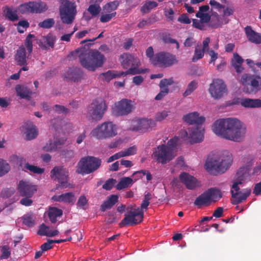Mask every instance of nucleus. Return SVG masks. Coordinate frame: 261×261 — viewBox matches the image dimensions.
Returning a JSON list of instances; mask_svg holds the SVG:
<instances>
[{
  "label": "nucleus",
  "instance_id": "nucleus-1",
  "mask_svg": "<svg viewBox=\"0 0 261 261\" xmlns=\"http://www.w3.org/2000/svg\"><path fill=\"white\" fill-rule=\"evenodd\" d=\"M213 132L226 140L240 142L246 134V128L236 118H227L217 120L212 126Z\"/></svg>",
  "mask_w": 261,
  "mask_h": 261
},
{
  "label": "nucleus",
  "instance_id": "nucleus-2",
  "mask_svg": "<svg viewBox=\"0 0 261 261\" xmlns=\"http://www.w3.org/2000/svg\"><path fill=\"white\" fill-rule=\"evenodd\" d=\"M90 43L86 44L84 47L70 52L68 58L72 60L78 57L80 63L84 68L94 71L97 68L103 66L106 59L105 56L98 50L90 49Z\"/></svg>",
  "mask_w": 261,
  "mask_h": 261
},
{
  "label": "nucleus",
  "instance_id": "nucleus-3",
  "mask_svg": "<svg viewBox=\"0 0 261 261\" xmlns=\"http://www.w3.org/2000/svg\"><path fill=\"white\" fill-rule=\"evenodd\" d=\"M151 197V193L147 192L145 194L141 207L135 205L128 206L126 209L127 213L125 214L124 218L120 223V226L122 227L129 225H134L141 223L143 221L144 210L148 208Z\"/></svg>",
  "mask_w": 261,
  "mask_h": 261
},
{
  "label": "nucleus",
  "instance_id": "nucleus-4",
  "mask_svg": "<svg viewBox=\"0 0 261 261\" xmlns=\"http://www.w3.org/2000/svg\"><path fill=\"white\" fill-rule=\"evenodd\" d=\"M232 159L231 155L208 159L205 163L207 170L211 174L218 175L223 173L230 166Z\"/></svg>",
  "mask_w": 261,
  "mask_h": 261
},
{
  "label": "nucleus",
  "instance_id": "nucleus-5",
  "mask_svg": "<svg viewBox=\"0 0 261 261\" xmlns=\"http://www.w3.org/2000/svg\"><path fill=\"white\" fill-rule=\"evenodd\" d=\"M119 61L123 68L127 69L124 72V75L128 74L135 75L137 74L144 73L147 69H139L140 62L139 58L134 57L129 53H123L120 55Z\"/></svg>",
  "mask_w": 261,
  "mask_h": 261
},
{
  "label": "nucleus",
  "instance_id": "nucleus-6",
  "mask_svg": "<svg viewBox=\"0 0 261 261\" xmlns=\"http://www.w3.org/2000/svg\"><path fill=\"white\" fill-rule=\"evenodd\" d=\"M60 4L59 12L62 22L67 24H71L77 13L75 3L68 0H60Z\"/></svg>",
  "mask_w": 261,
  "mask_h": 261
},
{
  "label": "nucleus",
  "instance_id": "nucleus-7",
  "mask_svg": "<svg viewBox=\"0 0 261 261\" xmlns=\"http://www.w3.org/2000/svg\"><path fill=\"white\" fill-rule=\"evenodd\" d=\"M244 86L243 91L248 94H255L261 90V77L258 75L244 73L241 79Z\"/></svg>",
  "mask_w": 261,
  "mask_h": 261
},
{
  "label": "nucleus",
  "instance_id": "nucleus-8",
  "mask_svg": "<svg viewBox=\"0 0 261 261\" xmlns=\"http://www.w3.org/2000/svg\"><path fill=\"white\" fill-rule=\"evenodd\" d=\"M101 163L100 159L93 156L83 158L77 164L76 172L82 175L90 174L97 170Z\"/></svg>",
  "mask_w": 261,
  "mask_h": 261
},
{
  "label": "nucleus",
  "instance_id": "nucleus-9",
  "mask_svg": "<svg viewBox=\"0 0 261 261\" xmlns=\"http://www.w3.org/2000/svg\"><path fill=\"white\" fill-rule=\"evenodd\" d=\"M117 127L112 122H106L98 125L91 132L92 137L98 139L112 138L117 134Z\"/></svg>",
  "mask_w": 261,
  "mask_h": 261
},
{
  "label": "nucleus",
  "instance_id": "nucleus-10",
  "mask_svg": "<svg viewBox=\"0 0 261 261\" xmlns=\"http://www.w3.org/2000/svg\"><path fill=\"white\" fill-rule=\"evenodd\" d=\"M165 144H161L153 149L152 159L157 163L166 164L172 161L175 156L174 151L168 148Z\"/></svg>",
  "mask_w": 261,
  "mask_h": 261
},
{
  "label": "nucleus",
  "instance_id": "nucleus-11",
  "mask_svg": "<svg viewBox=\"0 0 261 261\" xmlns=\"http://www.w3.org/2000/svg\"><path fill=\"white\" fill-rule=\"evenodd\" d=\"M107 110L106 101L101 98L95 99L88 107L87 117L94 121L102 119Z\"/></svg>",
  "mask_w": 261,
  "mask_h": 261
},
{
  "label": "nucleus",
  "instance_id": "nucleus-12",
  "mask_svg": "<svg viewBox=\"0 0 261 261\" xmlns=\"http://www.w3.org/2000/svg\"><path fill=\"white\" fill-rule=\"evenodd\" d=\"M48 7L42 2H29L21 4L17 8V11L21 14L41 13L46 11Z\"/></svg>",
  "mask_w": 261,
  "mask_h": 261
},
{
  "label": "nucleus",
  "instance_id": "nucleus-13",
  "mask_svg": "<svg viewBox=\"0 0 261 261\" xmlns=\"http://www.w3.org/2000/svg\"><path fill=\"white\" fill-rule=\"evenodd\" d=\"M177 62L175 55L169 53L160 52L155 55L152 64L161 67H168Z\"/></svg>",
  "mask_w": 261,
  "mask_h": 261
},
{
  "label": "nucleus",
  "instance_id": "nucleus-14",
  "mask_svg": "<svg viewBox=\"0 0 261 261\" xmlns=\"http://www.w3.org/2000/svg\"><path fill=\"white\" fill-rule=\"evenodd\" d=\"M50 177L57 180L62 188L68 187V172L62 167H55L50 171Z\"/></svg>",
  "mask_w": 261,
  "mask_h": 261
},
{
  "label": "nucleus",
  "instance_id": "nucleus-15",
  "mask_svg": "<svg viewBox=\"0 0 261 261\" xmlns=\"http://www.w3.org/2000/svg\"><path fill=\"white\" fill-rule=\"evenodd\" d=\"M132 101L127 99H122L115 103L113 108V114L117 116H124L129 114L133 109Z\"/></svg>",
  "mask_w": 261,
  "mask_h": 261
},
{
  "label": "nucleus",
  "instance_id": "nucleus-16",
  "mask_svg": "<svg viewBox=\"0 0 261 261\" xmlns=\"http://www.w3.org/2000/svg\"><path fill=\"white\" fill-rule=\"evenodd\" d=\"M209 92L215 99H219L227 92L226 86L222 80L215 79L210 85Z\"/></svg>",
  "mask_w": 261,
  "mask_h": 261
},
{
  "label": "nucleus",
  "instance_id": "nucleus-17",
  "mask_svg": "<svg viewBox=\"0 0 261 261\" xmlns=\"http://www.w3.org/2000/svg\"><path fill=\"white\" fill-rule=\"evenodd\" d=\"M17 189L20 196L22 197H32L37 191L36 186L32 185L29 181L23 180L19 181Z\"/></svg>",
  "mask_w": 261,
  "mask_h": 261
},
{
  "label": "nucleus",
  "instance_id": "nucleus-18",
  "mask_svg": "<svg viewBox=\"0 0 261 261\" xmlns=\"http://www.w3.org/2000/svg\"><path fill=\"white\" fill-rule=\"evenodd\" d=\"M189 132L190 142L191 144L200 142L203 138L204 129L201 125H197L196 126L188 128Z\"/></svg>",
  "mask_w": 261,
  "mask_h": 261
},
{
  "label": "nucleus",
  "instance_id": "nucleus-19",
  "mask_svg": "<svg viewBox=\"0 0 261 261\" xmlns=\"http://www.w3.org/2000/svg\"><path fill=\"white\" fill-rule=\"evenodd\" d=\"M56 41V37L52 33H48L46 36H41L38 40V44L42 49L47 50L49 47H54Z\"/></svg>",
  "mask_w": 261,
  "mask_h": 261
},
{
  "label": "nucleus",
  "instance_id": "nucleus-20",
  "mask_svg": "<svg viewBox=\"0 0 261 261\" xmlns=\"http://www.w3.org/2000/svg\"><path fill=\"white\" fill-rule=\"evenodd\" d=\"M173 83V81L172 78L168 79H164L161 80L159 84L161 90L154 99L156 100H160L163 99L169 92L168 86L171 85Z\"/></svg>",
  "mask_w": 261,
  "mask_h": 261
},
{
  "label": "nucleus",
  "instance_id": "nucleus-21",
  "mask_svg": "<svg viewBox=\"0 0 261 261\" xmlns=\"http://www.w3.org/2000/svg\"><path fill=\"white\" fill-rule=\"evenodd\" d=\"M179 179L188 189L193 190L199 186L196 178L186 172L181 173Z\"/></svg>",
  "mask_w": 261,
  "mask_h": 261
},
{
  "label": "nucleus",
  "instance_id": "nucleus-22",
  "mask_svg": "<svg viewBox=\"0 0 261 261\" xmlns=\"http://www.w3.org/2000/svg\"><path fill=\"white\" fill-rule=\"evenodd\" d=\"M231 197L233 198L232 204L236 205L238 204L243 201H245L251 193L250 189H245L240 192H234L233 190H231Z\"/></svg>",
  "mask_w": 261,
  "mask_h": 261
},
{
  "label": "nucleus",
  "instance_id": "nucleus-23",
  "mask_svg": "<svg viewBox=\"0 0 261 261\" xmlns=\"http://www.w3.org/2000/svg\"><path fill=\"white\" fill-rule=\"evenodd\" d=\"M183 120L189 124L201 125L204 122L205 118L202 116H199V114L194 112L184 116Z\"/></svg>",
  "mask_w": 261,
  "mask_h": 261
},
{
  "label": "nucleus",
  "instance_id": "nucleus-24",
  "mask_svg": "<svg viewBox=\"0 0 261 261\" xmlns=\"http://www.w3.org/2000/svg\"><path fill=\"white\" fill-rule=\"evenodd\" d=\"M245 32L248 40L255 44L261 43V34L253 31L250 26L245 28Z\"/></svg>",
  "mask_w": 261,
  "mask_h": 261
},
{
  "label": "nucleus",
  "instance_id": "nucleus-25",
  "mask_svg": "<svg viewBox=\"0 0 261 261\" xmlns=\"http://www.w3.org/2000/svg\"><path fill=\"white\" fill-rule=\"evenodd\" d=\"M205 192L211 203L219 201L222 197L221 191L216 187L209 188Z\"/></svg>",
  "mask_w": 261,
  "mask_h": 261
},
{
  "label": "nucleus",
  "instance_id": "nucleus-26",
  "mask_svg": "<svg viewBox=\"0 0 261 261\" xmlns=\"http://www.w3.org/2000/svg\"><path fill=\"white\" fill-rule=\"evenodd\" d=\"M211 204L209 197H208L205 191L199 195L194 202V205L197 206L198 208H200L203 206H210Z\"/></svg>",
  "mask_w": 261,
  "mask_h": 261
},
{
  "label": "nucleus",
  "instance_id": "nucleus-27",
  "mask_svg": "<svg viewBox=\"0 0 261 261\" xmlns=\"http://www.w3.org/2000/svg\"><path fill=\"white\" fill-rule=\"evenodd\" d=\"M83 71L78 68H73L69 69L67 72L66 77L69 80L74 82L80 81L83 77Z\"/></svg>",
  "mask_w": 261,
  "mask_h": 261
},
{
  "label": "nucleus",
  "instance_id": "nucleus-28",
  "mask_svg": "<svg viewBox=\"0 0 261 261\" xmlns=\"http://www.w3.org/2000/svg\"><path fill=\"white\" fill-rule=\"evenodd\" d=\"M155 125V123L154 120L144 118L138 121L137 126L134 128V129L143 131L154 127Z\"/></svg>",
  "mask_w": 261,
  "mask_h": 261
},
{
  "label": "nucleus",
  "instance_id": "nucleus-29",
  "mask_svg": "<svg viewBox=\"0 0 261 261\" xmlns=\"http://www.w3.org/2000/svg\"><path fill=\"white\" fill-rule=\"evenodd\" d=\"M53 199L58 202H63L68 203H74L75 201L74 194L72 192L62 194L58 196H54Z\"/></svg>",
  "mask_w": 261,
  "mask_h": 261
},
{
  "label": "nucleus",
  "instance_id": "nucleus-30",
  "mask_svg": "<svg viewBox=\"0 0 261 261\" xmlns=\"http://www.w3.org/2000/svg\"><path fill=\"white\" fill-rule=\"evenodd\" d=\"M241 105L245 108H260L261 99L243 98L241 100Z\"/></svg>",
  "mask_w": 261,
  "mask_h": 261
},
{
  "label": "nucleus",
  "instance_id": "nucleus-31",
  "mask_svg": "<svg viewBox=\"0 0 261 261\" xmlns=\"http://www.w3.org/2000/svg\"><path fill=\"white\" fill-rule=\"evenodd\" d=\"M26 58L25 48L23 46H21L17 50L15 56V61L18 65H24L27 64Z\"/></svg>",
  "mask_w": 261,
  "mask_h": 261
},
{
  "label": "nucleus",
  "instance_id": "nucleus-32",
  "mask_svg": "<svg viewBox=\"0 0 261 261\" xmlns=\"http://www.w3.org/2000/svg\"><path fill=\"white\" fill-rule=\"evenodd\" d=\"M47 215L50 221L52 223H55L57 221V218L63 215V211L61 209L55 207H50L47 212Z\"/></svg>",
  "mask_w": 261,
  "mask_h": 261
},
{
  "label": "nucleus",
  "instance_id": "nucleus-33",
  "mask_svg": "<svg viewBox=\"0 0 261 261\" xmlns=\"http://www.w3.org/2000/svg\"><path fill=\"white\" fill-rule=\"evenodd\" d=\"M223 12L222 17L223 19L222 21H219L216 24L212 23V26L214 27H220L223 24H226L229 22V19L227 18V16H230L233 14L234 12V9L231 7H225L223 9Z\"/></svg>",
  "mask_w": 261,
  "mask_h": 261
},
{
  "label": "nucleus",
  "instance_id": "nucleus-34",
  "mask_svg": "<svg viewBox=\"0 0 261 261\" xmlns=\"http://www.w3.org/2000/svg\"><path fill=\"white\" fill-rule=\"evenodd\" d=\"M118 196L116 195H112L108 198V199L100 206V210L102 212H105L107 210L111 208L117 202Z\"/></svg>",
  "mask_w": 261,
  "mask_h": 261
},
{
  "label": "nucleus",
  "instance_id": "nucleus-35",
  "mask_svg": "<svg viewBox=\"0 0 261 261\" xmlns=\"http://www.w3.org/2000/svg\"><path fill=\"white\" fill-rule=\"evenodd\" d=\"M17 94L21 98L29 99L31 98V91L27 87L17 85L15 88Z\"/></svg>",
  "mask_w": 261,
  "mask_h": 261
},
{
  "label": "nucleus",
  "instance_id": "nucleus-36",
  "mask_svg": "<svg viewBox=\"0 0 261 261\" xmlns=\"http://www.w3.org/2000/svg\"><path fill=\"white\" fill-rule=\"evenodd\" d=\"M134 182L133 178L129 177H124L120 179L116 185V188L118 190L127 188L130 187Z\"/></svg>",
  "mask_w": 261,
  "mask_h": 261
},
{
  "label": "nucleus",
  "instance_id": "nucleus-37",
  "mask_svg": "<svg viewBox=\"0 0 261 261\" xmlns=\"http://www.w3.org/2000/svg\"><path fill=\"white\" fill-rule=\"evenodd\" d=\"M106 81L109 82L111 80L116 77H119L121 76H125L123 71H117L115 70H109L106 72L102 73L101 74Z\"/></svg>",
  "mask_w": 261,
  "mask_h": 261
},
{
  "label": "nucleus",
  "instance_id": "nucleus-38",
  "mask_svg": "<svg viewBox=\"0 0 261 261\" xmlns=\"http://www.w3.org/2000/svg\"><path fill=\"white\" fill-rule=\"evenodd\" d=\"M27 125H28V126L25 128L27 129L25 132L26 139L28 140H31L35 139L38 135V132L36 129L31 122H28Z\"/></svg>",
  "mask_w": 261,
  "mask_h": 261
},
{
  "label": "nucleus",
  "instance_id": "nucleus-39",
  "mask_svg": "<svg viewBox=\"0 0 261 261\" xmlns=\"http://www.w3.org/2000/svg\"><path fill=\"white\" fill-rule=\"evenodd\" d=\"M158 21L157 17L155 15L151 14L149 17H148L146 19H143L142 21H140L137 24V27L139 28L143 29L146 25H150Z\"/></svg>",
  "mask_w": 261,
  "mask_h": 261
},
{
  "label": "nucleus",
  "instance_id": "nucleus-40",
  "mask_svg": "<svg viewBox=\"0 0 261 261\" xmlns=\"http://www.w3.org/2000/svg\"><path fill=\"white\" fill-rule=\"evenodd\" d=\"M158 6V3L154 1L146 2L141 7V12L144 14L149 13L152 9Z\"/></svg>",
  "mask_w": 261,
  "mask_h": 261
},
{
  "label": "nucleus",
  "instance_id": "nucleus-41",
  "mask_svg": "<svg viewBox=\"0 0 261 261\" xmlns=\"http://www.w3.org/2000/svg\"><path fill=\"white\" fill-rule=\"evenodd\" d=\"M87 11L92 17L98 15L101 11V8L98 4L90 3Z\"/></svg>",
  "mask_w": 261,
  "mask_h": 261
},
{
  "label": "nucleus",
  "instance_id": "nucleus-42",
  "mask_svg": "<svg viewBox=\"0 0 261 261\" xmlns=\"http://www.w3.org/2000/svg\"><path fill=\"white\" fill-rule=\"evenodd\" d=\"M6 17L8 18L10 20L15 21L18 20V17L16 11H13L12 10L8 7H6L4 9Z\"/></svg>",
  "mask_w": 261,
  "mask_h": 261
},
{
  "label": "nucleus",
  "instance_id": "nucleus-43",
  "mask_svg": "<svg viewBox=\"0 0 261 261\" xmlns=\"http://www.w3.org/2000/svg\"><path fill=\"white\" fill-rule=\"evenodd\" d=\"M198 83L196 81H191L188 85L187 88L183 93L184 97H187L190 95L197 88Z\"/></svg>",
  "mask_w": 261,
  "mask_h": 261
},
{
  "label": "nucleus",
  "instance_id": "nucleus-44",
  "mask_svg": "<svg viewBox=\"0 0 261 261\" xmlns=\"http://www.w3.org/2000/svg\"><path fill=\"white\" fill-rule=\"evenodd\" d=\"M55 23L54 18H47L38 23V26L43 29H50Z\"/></svg>",
  "mask_w": 261,
  "mask_h": 261
},
{
  "label": "nucleus",
  "instance_id": "nucleus-45",
  "mask_svg": "<svg viewBox=\"0 0 261 261\" xmlns=\"http://www.w3.org/2000/svg\"><path fill=\"white\" fill-rule=\"evenodd\" d=\"M23 223L28 226L33 227L35 224V218L32 214H27L23 217Z\"/></svg>",
  "mask_w": 261,
  "mask_h": 261
},
{
  "label": "nucleus",
  "instance_id": "nucleus-46",
  "mask_svg": "<svg viewBox=\"0 0 261 261\" xmlns=\"http://www.w3.org/2000/svg\"><path fill=\"white\" fill-rule=\"evenodd\" d=\"M10 169V167L7 162L0 159V177L7 173Z\"/></svg>",
  "mask_w": 261,
  "mask_h": 261
},
{
  "label": "nucleus",
  "instance_id": "nucleus-47",
  "mask_svg": "<svg viewBox=\"0 0 261 261\" xmlns=\"http://www.w3.org/2000/svg\"><path fill=\"white\" fill-rule=\"evenodd\" d=\"M119 2L117 1H114L107 3L103 7V10L107 12H111L116 10L119 6Z\"/></svg>",
  "mask_w": 261,
  "mask_h": 261
},
{
  "label": "nucleus",
  "instance_id": "nucleus-48",
  "mask_svg": "<svg viewBox=\"0 0 261 261\" xmlns=\"http://www.w3.org/2000/svg\"><path fill=\"white\" fill-rule=\"evenodd\" d=\"M1 251L2 254L0 256L1 259H8L11 255V250L9 246L4 245L1 247Z\"/></svg>",
  "mask_w": 261,
  "mask_h": 261
},
{
  "label": "nucleus",
  "instance_id": "nucleus-49",
  "mask_svg": "<svg viewBox=\"0 0 261 261\" xmlns=\"http://www.w3.org/2000/svg\"><path fill=\"white\" fill-rule=\"evenodd\" d=\"M33 38H35V36L33 34H30L27 36L25 40V46L29 54H31L33 50Z\"/></svg>",
  "mask_w": 261,
  "mask_h": 261
},
{
  "label": "nucleus",
  "instance_id": "nucleus-50",
  "mask_svg": "<svg viewBox=\"0 0 261 261\" xmlns=\"http://www.w3.org/2000/svg\"><path fill=\"white\" fill-rule=\"evenodd\" d=\"M205 51L200 48H198V47H196L194 52V55L193 56L192 61L193 62H197L198 60L202 58L204 56Z\"/></svg>",
  "mask_w": 261,
  "mask_h": 261
},
{
  "label": "nucleus",
  "instance_id": "nucleus-51",
  "mask_svg": "<svg viewBox=\"0 0 261 261\" xmlns=\"http://www.w3.org/2000/svg\"><path fill=\"white\" fill-rule=\"evenodd\" d=\"M57 149V145L55 144L54 141L53 142L51 140H49L43 147V151L46 152H51L56 151Z\"/></svg>",
  "mask_w": 261,
  "mask_h": 261
},
{
  "label": "nucleus",
  "instance_id": "nucleus-52",
  "mask_svg": "<svg viewBox=\"0 0 261 261\" xmlns=\"http://www.w3.org/2000/svg\"><path fill=\"white\" fill-rule=\"evenodd\" d=\"M179 140L178 137L175 136L173 138L170 139L167 142L166 146L168 148L171 149V151H174L177 146V143Z\"/></svg>",
  "mask_w": 261,
  "mask_h": 261
},
{
  "label": "nucleus",
  "instance_id": "nucleus-53",
  "mask_svg": "<svg viewBox=\"0 0 261 261\" xmlns=\"http://www.w3.org/2000/svg\"><path fill=\"white\" fill-rule=\"evenodd\" d=\"M24 167L26 169L34 173L41 174L44 171L43 168H40L37 166L30 165L29 163L25 164Z\"/></svg>",
  "mask_w": 261,
  "mask_h": 261
},
{
  "label": "nucleus",
  "instance_id": "nucleus-54",
  "mask_svg": "<svg viewBox=\"0 0 261 261\" xmlns=\"http://www.w3.org/2000/svg\"><path fill=\"white\" fill-rule=\"evenodd\" d=\"M29 23L27 20H21L17 24V29L19 33H23L29 27Z\"/></svg>",
  "mask_w": 261,
  "mask_h": 261
},
{
  "label": "nucleus",
  "instance_id": "nucleus-55",
  "mask_svg": "<svg viewBox=\"0 0 261 261\" xmlns=\"http://www.w3.org/2000/svg\"><path fill=\"white\" fill-rule=\"evenodd\" d=\"M196 17L199 18L200 20L203 23H206L211 21V16L208 13H201L197 12Z\"/></svg>",
  "mask_w": 261,
  "mask_h": 261
},
{
  "label": "nucleus",
  "instance_id": "nucleus-56",
  "mask_svg": "<svg viewBox=\"0 0 261 261\" xmlns=\"http://www.w3.org/2000/svg\"><path fill=\"white\" fill-rule=\"evenodd\" d=\"M116 15V12H114L110 14H105L102 15L99 19L100 21L102 23H106L110 21Z\"/></svg>",
  "mask_w": 261,
  "mask_h": 261
},
{
  "label": "nucleus",
  "instance_id": "nucleus-57",
  "mask_svg": "<svg viewBox=\"0 0 261 261\" xmlns=\"http://www.w3.org/2000/svg\"><path fill=\"white\" fill-rule=\"evenodd\" d=\"M88 204V200L84 195L81 196L77 200V207L83 210H86L85 206Z\"/></svg>",
  "mask_w": 261,
  "mask_h": 261
},
{
  "label": "nucleus",
  "instance_id": "nucleus-58",
  "mask_svg": "<svg viewBox=\"0 0 261 261\" xmlns=\"http://www.w3.org/2000/svg\"><path fill=\"white\" fill-rule=\"evenodd\" d=\"M53 110L58 114H66L69 113L68 109L66 108L63 106L56 105L53 108Z\"/></svg>",
  "mask_w": 261,
  "mask_h": 261
},
{
  "label": "nucleus",
  "instance_id": "nucleus-59",
  "mask_svg": "<svg viewBox=\"0 0 261 261\" xmlns=\"http://www.w3.org/2000/svg\"><path fill=\"white\" fill-rule=\"evenodd\" d=\"M49 231V227L46 226L44 223L39 226V229L37 231V234L41 236L47 237Z\"/></svg>",
  "mask_w": 261,
  "mask_h": 261
},
{
  "label": "nucleus",
  "instance_id": "nucleus-60",
  "mask_svg": "<svg viewBox=\"0 0 261 261\" xmlns=\"http://www.w3.org/2000/svg\"><path fill=\"white\" fill-rule=\"evenodd\" d=\"M116 182V179H114L113 178H109L102 185V188L107 190H110L114 187V185Z\"/></svg>",
  "mask_w": 261,
  "mask_h": 261
},
{
  "label": "nucleus",
  "instance_id": "nucleus-61",
  "mask_svg": "<svg viewBox=\"0 0 261 261\" xmlns=\"http://www.w3.org/2000/svg\"><path fill=\"white\" fill-rule=\"evenodd\" d=\"M137 149L135 146H132L123 151H121L123 157L134 155L136 153Z\"/></svg>",
  "mask_w": 261,
  "mask_h": 261
},
{
  "label": "nucleus",
  "instance_id": "nucleus-62",
  "mask_svg": "<svg viewBox=\"0 0 261 261\" xmlns=\"http://www.w3.org/2000/svg\"><path fill=\"white\" fill-rule=\"evenodd\" d=\"M14 193L13 189L5 188L2 191L1 196L3 198H7L11 197Z\"/></svg>",
  "mask_w": 261,
  "mask_h": 261
},
{
  "label": "nucleus",
  "instance_id": "nucleus-63",
  "mask_svg": "<svg viewBox=\"0 0 261 261\" xmlns=\"http://www.w3.org/2000/svg\"><path fill=\"white\" fill-rule=\"evenodd\" d=\"M177 21L181 23L190 24L191 22V19L189 18L187 14L184 13L180 15L177 19Z\"/></svg>",
  "mask_w": 261,
  "mask_h": 261
},
{
  "label": "nucleus",
  "instance_id": "nucleus-64",
  "mask_svg": "<svg viewBox=\"0 0 261 261\" xmlns=\"http://www.w3.org/2000/svg\"><path fill=\"white\" fill-rule=\"evenodd\" d=\"M192 22H193L192 25L194 28L198 29L200 30H204V27H205L204 23H203L200 20H198L197 19H193L192 20Z\"/></svg>",
  "mask_w": 261,
  "mask_h": 261
}]
</instances>
